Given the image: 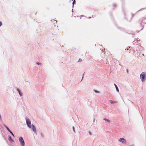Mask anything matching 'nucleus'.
Masks as SVG:
<instances>
[{"instance_id":"34","label":"nucleus","mask_w":146,"mask_h":146,"mask_svg":"<svg viewBox=\"0 0 146 146\" xmlns=\"http://www.w3.org/2000/svg\"><path fill=\"white\" fill-rule=\"evenodd\" d=\"M0 119H1V114H0Z\"/></svg>"},{"instance_id":"18","label":"nucleus","mask_w":146,"mask_h":146,"mask_svg":"<svg viewBox=\"0 0 146 146\" xmlns=\"http://www.w3.org/2000/svg\"><path fill=\"white\" fill-rule=\"evenodd\" d=\"M124 17H125V18L126 20L127 21H128V19H127L126 17V14H125V12H124Z\"/></svg>"},{"instance_id":"35","label":"nucleus","mask_w":146,"mask_h":146,"mask_svg":"<svg viewBox=\"0 0 146 146\" xmlns=\"http://www.w3.org/2000/svg\"><path fill=\"white\" fill-rule=\"evenodd\" d=\"M129 146H135V145H134L133 144L130 145Z\"/></svg>"},{"instance_id":"10","label":"nucleus","mask_w":146,"mask_h":146,"mask_svg":"<svg viewBox=\"0 0 146 146\" xmlns=\"http://www.w3.org/2000/svg\"><path fill=\"white\" fill-rule=\"evenodd\" d=\"M103 119L105 121H106L109 123H110V121L108 119H107L106 118H104Z\"/></svg>"},{"instance_id":"12","label":"nucleus","mask_w":146,"mask_h":146,"mask_svg":"<svg viewBox=\"0 0 146 146\" xmlns=\"http://www.w3.org/2000/svg\"><path fill=\"white\" fill-rule=\"evenodd\" d=\"M40 135L41 136V137H42V138H43L44 137V134L42 133H40Z\"/></svg>"},{"instance_id":"15","label":"nucleus","mask_w":146,"mask_h":146,"mask_svg":"<svg viewBox=\"0 0 146 146\" xmlns=\"http://www.w3.org/2000/svg\"><path fill=\"white\" fill-rule=\"evenodd\" d=\"M146 9V7L145 8H142V9H140L136 13H137L138 12L142 10H143V9Z\"/></svg>"},{"instance_id":"9","label":"nucleus","mask_w":146,"mask_h":146,"mask_svg":"<svg viewBox=\"0 0 146 146\" xmlns=\"http://www.w3.org/2000/svg\"><path fill=\"white\" fill-rule=\"evenodd\" d=\"M109 102L111 104H114L117 102L116 101L110 100Z\"/></svg>"},{"instance_id":"30","label":"nucleus","mask_w":146,"mask_h":146,"mask_svg":"<svg viewBox=\"0 0 146 146\" xmlns=\"http://www.w3.org/2000/svg\"><path fill=\"white\" fill-rule=\"evenodd\" d=\"M4 126H5V127L6 128L7 127V126L5 125V124H4Z\"/></svg>"},{"instance_id":"39","label":"nucleus","mask_w":146,"mask_h":146,"mask_svg":"<svg viewBox=\"0 0 146 146\" xmlns=\"http://www.w3.org/2000/svg\"><path fill=\"white\" fill-rule=\"evenodd\" d=\"M123 11H124V9H123Z\"/></svg>"},{"instance_id":"19","label":"nucleus","mask_w":146,"mask_h":146,"mask_svg":"<svg viewBox=\"0 0 146 146\" xmlns=\"http://www.w3.org/2000/svg\"><path fill=\"white\" fill-rule=\"evenodd\" d=\"M51 22H52V23H54V22H55L56 23H57V21H56V20H51Z\"/></svg>"},{"instance_id":"23","label":"nucleus","mask_w":146,"mask_h":146,"mask_svg":"<svg viewBox=\"0 0 146 146\" xmlns=\"http://www.w3.org/2000/svg\"><path fill=\"white\" fill-rule=\"evenodd\" d=\"M135 40H135L134 41H133L132 43L133 44H135V43H136V42H135Z\"/></svg>"},{"instance_id":"28","label":"nucleus","mask_w":146,"mask_h":146,"mask_svg":"<svg viewBox=\"0 0 146 146\" xmlns=\"http://www.w3.org/2000/svg\"><path fill=\"white\" fill-rule=\"evenodd\" d=\"M84 73L83 74V76H82V79L81 81L83 79V78H84Z\"/></svg>"},{"instance_id":"37","label":"nucleus","mask_w":146,"mask_h":146,"mask_svg":"<svg viewBox=\"0 0 146 146\" xmlns=\"http://www.w3.org/2000/svg\"><path fill=\"white\" fill-rule=\"evenodd\" d=\"M91 18V17H88V19H90Z\"/></svg>"},{"instance_id":"29","label":"nucleus","mask_w":146,"mask_h":146,"mask_svg":"<svg viewBox=\"0 0 146 146\" xmlns=\"http://www.w3.org/2000/svg\"><path fill=\"white\" fill-rule=\"evenodd\" d=\"M129 48H130V47H129V48H126V49H125V50H128L129 49Z\"/></svg>"},{"instance_id":"5","label":"nucleus","mask_w":146,"mask_h":146,"mask_svg":"<svg viewBox=\"0 0 146 146\" xmlns=\"http://www.w3.org/2000/svg\"><path fill=\"white\" fill-rule=\"evenodd\" d=\"M32 130L35 132H36V127L35 125L33 124H32Z\"/></svg>"},{"instance_id":"40","label":"nucleus","mask_w":146,"mask_h":146,"mask_svg":"<svg viewBox=\"0 0 146 146\" xmlns=\"http://www.w3.org/2000/svg\"><path fill=\"white\" fill-rule=\"evenodd\" d=\"M135 42H137V40H135Z\"/></svg>"},{"instance_id":"16","label":"nucleus","mask_w":146,"mask_h":146,"mask_svg":"<svg viewBox=\"0 0 146 146\" xmlns=\"http://www.w3.org/2000/svg\"><path fill=\"white\" fill-rule=\"evenodd\" d=\"M94 91L95 93H99L100 92L99 91H97V90H94Z\"/></svg>"},{"instance_id":"33","label":"nucleus","mask_w":146,"mask_h":146,"mask_svg":"<svg viewBox=\"0 0 146 146\" xmlns=\"http://www.w3.org/2000/svg\"><path fill=\"white\" fill-rule=\"evenodd\" d=\"M126 71H127V73H128V70L127 69H126Z\"/></svg>"},{"instance_id":"41","label":"nucleus","mask_w":146,"mask_h":146,"mask_svg":"<svg viewBox=\"0 0 146 146\" xmlns=\"http://www.w3.org/2000/svg\"><path fill=\"white\" fill-rule=\"evenodd\" d=\"M72 12H73V10H72Z\"/></svg>"},{"instance_id":"22","label":"nucleus","mask_w":146,"mask_h":146,"mask_svg":"<svg viewBox=\"0 0 146 146\" xmlns=\"http://www.w3.org/2000/svg\"><path fill=\"white\" fill-rule=\"evenodd\" d=\"M2 25H3V24H2V22L1 21H0V27L1 26H2Z\"/></svg>"},{"instance_id":"31","label":"nucleus","mask_w":146,"mask_h":146,"mask_svg":"<svg viewBox=\"0 0 146 146\" xmlns=\"http://www.w3.org/2000/svg\"><path fill=\"white\" fill-rule=\"evenodd\" d=\"M3 136V139L5 140H6V138H5V137H4V136Z\"/></svg>"},{"instance_id":"4","label":"nucleus","mask_w":146,"mask_h":146,"mask_svg":"<svg viewBox=\"0 0 146 146\" xmlns=\"http://www.w3.org/2000/svg\"><path fill=\"white\" fill-rule=\"evenodd\" d=\"M119 141L123 143H125L126 142V140L124 138H120L119 139Z\"/></svg>"},{"instance_id":"26","label":"nucleus","mask_w":146,"mask_h":146,"mask_svg":"<svg viewBox=\"0 0 146 146\" xmlns=\"http://www.w3.org/2000/svg\"><path fill=\"white\" fill-rule=\"evenodd\" d=\"M134 15V14H132V16L131 17V19L129 21H130L131 20V19L132 18V17H133Z\"/></svg>"},{"instance_id":"43","label":"nucleus","mask_w":146,"mask_h":146,"mask_svg":"<svg viewBox=\"0 0 146 146\" xmlns=\"http://www.w3.org/2000/svg\"><path fill=\"white\" fill-rule=\"evenodd\" d=\"M72 1H73V0H72Z\"/></svg>"},{"instance_id":"1","label":"nucleus","mask_w":146,"mask_h":146,"mask_svg":"<svg viewBox=\"0 0 146 146\" xmlns=\"http://www.w3.org/2000/svg\"><path fill=\"white\" fill-rule=\"evenodd\" d=\"M146 73L143 72L140 74V78L142 82H144L146 79Z\"/></svg>"},{"instance_id":"6","label":"nucleus","mask_w":146,"mask_h":146,"mask_svg":"<svg viewBox=\"0 0 146 146\" xmlns=\"http://www.w3.org/2000/svg\"><path fill=\"white\" fill-rule=\"evenodd\" d=\"M17 92H18L19 93V95L21 96H23V93L21 92V90L19 88H17Z\"/></svg>"},{"instance_id":"24","label":"nucleus","mask_w":146,"mask_h":146,"mask_svg":"<svg viewBox=\"0 0 146 146\" xmlns=\"http://www.w3.org/2000/svg\"><path fill=\"white\" fill-rule=\"evenodd\" d=\"M82 61V60L81 58L79 59L78 60V62H81Z\"/></svg>"},{"instance_id":"14","label":"nucleus","mask_w":146,"mask_h":146,"mask_svg":"<svg viewBox=\"0 0 146 146\" xmlns=\"http://www.w3.org/2000/svg\"><path fill=\"white\" fill-rule=\"evenodd\" d=\"M6 129H7V130L9 132V133H10L11 132V131H12L10 129H9V127H7L6 128Z\"/></svg>"},{"instance_id":"42","label":"nucleus","mask_w":146,"mask_h":146,"mask_svg":"<svg viewBox=\"0 0 146 146\" xmlns=\"http://www.w3.org/2000/svg\"><path fill=\"white\" fill-rule=\"evenodd\" d=\"M143 55L144 56V54H143Z\"/></svg>"},{"instance_id":"11","label":"nucleus","mask_w":146,"mask_h":146,"mask_svg":"<svg viewBox=\"0 0 146 146\" xmlns=\"http://www.w3.org/2000/svg\"><path fill=\"white\" fill-rule=\"evenodd\" d=\"M117 27L118 29H120L121 31H123L124 30V29L122 28L119 27Z\"/></svg>"},{"instance_id":"38","label":"nucleus","mask_w":146,"mask_h":146,"mask_svg":"<svg viewBox=\"0 0 146 146\" xmlns=\"http://www.w3.org/2000/svg\"><path fill=\"white\" fill-rule=\"evenodd\" d=\"M122 2L123 3V2L124 1L123 0H121Z\"/></svg>"},{"instance_id":"17","label":"nucleus","mask_w":146,"mask_h":146,"mask_svg":"<svg viewBox=\"0 0 146 146\" xmlns=\"http://www.w3.org/2000/svg\"><path fill=\"white\" fill-rule=\"evenodd\" d=\"M72 129H73V131L75 133H76V131H75V129L74 127V126H73L72 127Z\"/></svg>"},{"instance_id":"21","label":"nucleus","mask_w":146,"mask_h":146,"mask_svg":"<svg viewBox=\"0 0 146 146\" xmlns=\"http://www.w3.org/2000/svg\"><path fill=\"white\" fill-rule=\"evenodd\" d=\"M10 133H11V134L12 135V136L13 137H15V135H14V134H13V132L12 131H11V132Z\"/></svg>"},{"instance_id":"2","label":"nucleus","mask_w":146,"mask_h":146,"mask_svg":"<svg viewBox=\"0 0 146 146\" xmlns=\"http://www.w3.org/2000/svg\"><path fill=\"white\" fill-rule=\"evenodd\" d=\"M25 120L26 122V124L27 126L29 128H31L32 127V125L31 121L30 119L27 117H25Z\"/></svg>"},{"instance_id":"27","label":"nucleus","mask_w":146,"mask_h":146,"mask_svg":"<svg viewBox=\"0 0 146 146\" xmlns=\"http://www.w3.org/2000/svg\"><path fill=\"white\" fill-rule=\"evenodd\" d=\"M89 133L90 134V135H92V133L90 131H89Z\"/></svg>"},{"instance_id":"3","label":"nucleus","mask_w":146,"mask_h":146,"mask_svg":"<svg viewBox=\"0 0 146 146\" xmlns=\"http://www.w3.org/2000/svg\"><path fill=\"white\" fill-rule=\"evenodd\" d=\"M19 141L21 146H25V142L22 137H20L19 138Z\"/></svg>"},{"instance_id":"13","label":"nucleus","mask_w":146,"mask_h":146,"mask_svg":"<svg viewBox=\"0 0 146 146\" xmlns=\"http://www.w3.org/2000/svg\"><path fill=\"white\" fill-rule=\"evenodd\" d=\"M76 3V1L75 0H73V2L72 3V7H74V4L75 3Z\"/></svg>"},{"instance_id":"32","label":"nucleus","mask_w":146,"mask_h":146,"mask_svg":"<svg viewBox=\"0 0 146 146\" xmlns=\"http://www.w3.org/2000/svg\"><path fill=\"white\" fill-rule=\"evenodd\" d=\"M93 121L94 122L95 121V119L94 118L93 119Z\"/></svg>"},{"instance_id":"8","label":"nucleus","mask_w":146,"mask_h":146,"mask_svg":"<svg viewBox=\"0 0 146 146\" xmlns=\"http://www.w3.org/2000/svg\"><path fill=\"white\" fill-rule=\"evenodd\" d=\"M114 85L115 86V88H116V90L117 91V92H119V89H118V87L117 86V85L116 84H114Z\"/></svg>"},{"instance_id":"7","label":"nucleus","mask_w":146,"mask_h":146,"mask_svg":"<svg viewBox=\"0 0 146 146\" xmlns=\"http://www.w3.org/2000/svg\"><path fill=\"white\" fill-rule=\"evenodd\" d=\"M9 140L10 141L11 143H13L14 142V141L13 140L12 138L9 135V138H8Z\"/></svg>"},{"instance_id":"20","label":"nucleus","mask_w":146,"mask_h":146,"mask_svg":"<svg viewBox=\"0 0 146 146\" xmlns=\"http://www.w3.org/2000/svg\"><path fill=\"white\" fill-rule=\"evenodd\" d=\"M36 63L37 64V65H41V64L40 62H37Z\"/></svg>"},{"instance_id":"25","label":"nucleus","mask_w":146,"mask_h":146,"mask_svg":"<svg viewBox=\"0 0 146 146\" xmlns=\"http://www.w3.org/2000/svg\"><path fill=\"white\" fill-rule=\"evenodd\" d=\"M113 6H114V7H116L117 5H116L115 4H113Z\"/></svg>"},{"instance_id":"36","label":"nucleus","mask_w":146,"mask_h":146,"mask_svg":"<svg viewBox=\"0 0 146 146\" xmlns=\"http://www.w3.org/2000/svg\"><path fill=\"white\" fill-rule=\"evenodd\" d=\"M143 27H144V26H143V28L141 29V30H142L143 29Z\"/></svg>"}]
</instances>
